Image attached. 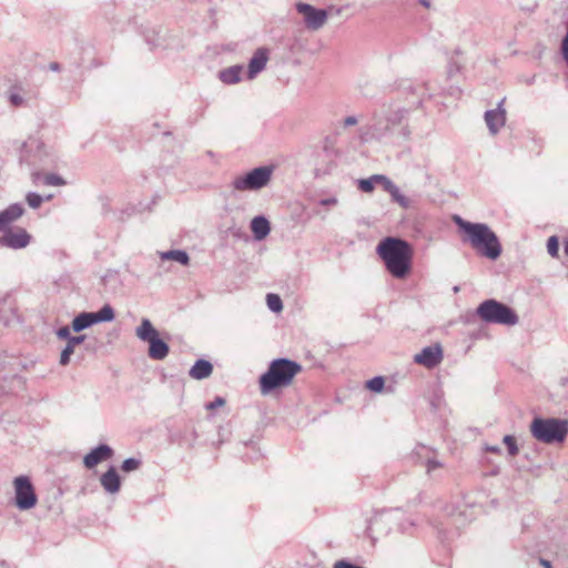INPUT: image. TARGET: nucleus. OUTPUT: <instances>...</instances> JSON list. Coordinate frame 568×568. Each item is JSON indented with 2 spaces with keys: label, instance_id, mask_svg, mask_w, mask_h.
Segmentation results:
<instances>
[{
  "label": "nucleus",
  "instance_id": "obj_1",
  "mask_svg": "<svg viewBox=\"0 0 568 568\" xmlns=\"http://www.w3.org/2000/svg\"><path fill=\"white\" fill-rule=\"evenodd\" d=\"M422 104V99L412 102L409 108L403 106L397 102L383 104L374 111L371 120L358 130L359 138L364 142H397L406 141L410 138L412 131L408 124V114L412 109Z\"/></svg>",
  "mask_w": 568,
  "mask_h": 568
},
{
  "label": "nucleus",
  "instance_id": "obj_2",
  "mask_svg": "<svg viewBox=\"0 0 568 568\" xmlns=\"http://www.w3.org/2000/svg\"><path fill=\"white\" fill-rule=\"evenodd\" d=\"M376 252L394 277L404 278L409 273L413 250L405 240L386 237L379 242Z\"/></svg>",
  "mask_w": 568,
  "mask_h": 568
},
{
  "label": "nucleus",
  "instance_id": "obj_3",
  "mask_svg": "<svg viewBox=\"0 0 568 568\" xmlns=\"http://www.w3.org/2000/svg\"><path fill=\"white\" fill-rule=\"evenodd\" d=\"M454 222L467 235V241L471 247L483 256L490 260H496L500 256V242L487 224L468 222L458 215L454 216Z\"/></svg>",
  "mask_w": 568,
  "mask_h": 568
},
{
  "label": "nucleus",
  "instance_id": "obj_4",
  "mask_svg": "<svg viewBox=\"0 0 568 568\" xmlns=\"http://www.w3.org/2000/svg\"><path fill=\"white\" fill-rule=\"evenodd\" d=\"M302 366L288 358H277L271 362L268 369L260 377L261 393L266 395L272 390L287 386Z\"/></svg>",
  "mask_w": 568,
  "mask_h": 568
},
{
  "label": "nucleus",
  "instance_id": "obj_5",
  "mask_svg": "<svg viewBox=\"0 0 568 568\" xmlns=\"http://www.w3.org/2000/svg\"><path fill=\"white\" fill-rule=\"evenodd\" d=\"M531 436L547 445L561 444L568 435V420L555 417H535L530 424Z\"/></svg>",
  "mask_w": 568,
  "mask_h": 568
},
{
  "label": "nucleus",
  "instance_id": "obj_6",
  "mask_svg": "<svg viewBox=\"0 0 568 568\" xmlns=\"http://www.w3.org/2000/svg\"><path fill=\"white\" fill-rule=\"evenodd\" d=\"M20 162L26 163L30 168L34 169V171L31 173V176L33 182L37 183L41 176L38 169L51 165L53 160L50 151L39 138L29 136L28 140L22 144Z\"/></svg>",
  "mask_w": 568,
  "mask_h": 568
},
{
  "label": "nucleus",
  "instance_id": "obj_7",
  "mask_svg": "<svg viewBox=\"0 0 568 568\" xmlns=\"http://www.w3.org/2000/svg\"><path fill=\"white\" fill-rule=\"evenodd\" d=\"M476 315L488 324L514 326L519 322L518 315L510 306L494 298L483 301L476 308Z\"/></svg>",
  "mask_w": 568,
  "mask_h": 568
},
{
  "label": "nucleus",
  "instance_id": "obj_8",
  "mask_svg": "<svg viewBox=\"0 0 568 568\" xmlns=\"http://www.w3.org/2000/svg\"><path fill=\"white\" fill-rule=\"evenodd\" d=\"M135 335L143 342L149 343L148 355L155 361L164 359L170 352L168 343L159 337V332L148 318H142L135 329Z\"/></svg>",
  "mask_w": 568,
  "mask_h": 568
},
{
  "label": "nucleus",
  "instance_id": "obj_9",
  "mask_svg": "<svg viewBox=\"0 0 568 568\" xmlns=\"http://www.w3.org/2000/svg\"><path fill=\"white\" fill-rule=\"evenodd\" d=\"M271 166H258L244 175L233 180L232 186L236 191H255L266 186L272 178Z\"/></svg>",
  "mask_w": 568,
  "mask_h": 568
},
{
  "label": "nucleus",
  "instance_id": "obj_10",
  "mask_svg": "<svg viewBox=\"0 0 568 568\" xmlns=\"http://www.w3.org/2000/svg\"><path fill=\"white\" fill-rule=\"evenodd\" d=\"M16 506L20 510H28L36 506L37 495L31 480L27 476H19L14 479Z\"/></svg>",
  "mask_w": 568,
  "mask_h": 568
},
{
  "label": "nucleus",
  "instance_id": "obj_11",
  "mask_svg": "<svg viewBox=\"0 0 568 568\" xmlns=\"http://www.w3.org/2000/svg\"><path fill=\"white\" fill-rule=\"evenodd\" d=\"M296 10L304 16L305 24L308 29H321L327 19V12L324 9H316L304 2L296 3Z\"/></svg>",
  "mask_w": 568,
  "mask_h": 568
},
{
  "label": "nucleus",
  "instance_id": "obj_12",
  "mask_svg": "<svg viewBox=\"0 0 568 568\" xmlns=\"http://www.w3.org/2000/svg\"><path fill=\"white\" fill-rule=\"evenodd\" d=\"M31 235L24 229L7 230L0 236V247H8L12 250L24 248L29 245Z\"/></svg>",
  "mask_w": 568,
  "mask_h": 568
},
{
  "label": "nucleus",
  "instance_id": "obj_13",
  "mask_svg": "<svg viewBox=\"0 0 568 568\" xmlns=\"http://www.w3.org/2000/svg\"><path fill=\"white\" fill-rule=\"evenodd\" d=\"M443 359V349L439 344L424 347L414 356V362L426 368L436 367Z\"/></svg>",
  "mask_w": 568,
  "mask_h": 568
},
{
  "label": "nucleus",
  "instance_id": "obj_14",
  "mask_svg": "<svg viewBox=\"0 0 568 568\" xmlns=\"http://www.w3.org/2000/svg\"><path fill=\"white\" fill-rule=\"evenodd\" d=\"M504 101L505 99L497 104L496 109L485 112V122L491 135H496L506 123V111L503 108Z\"/></svg>",
  "mask_w": 568,
  "mask_h": 568
},
{
  "label": "nucleus",
  "instance_id": "obj_15",
  "mask_svg": "<svg viewBox=\"0 0 568 568\" xmlns=\"http://www.w3.org/2000/svg\"><path fill=\"white\" fill-rule=\"evenodd\" d=\"M114 452L106 444H100L88 453L83 458V464L87 468L91 469L101 462L112 458Z\"/></svg>",
  "mask_w": 568,
  "mask_h": 568
},
{
  "label": "nucleus",
  "instance_id": "obj_16",
  "mask_svg": "<svg viewBox=\"0 0 568 568\" xmlns=\"http://www.w3.org/2000/svg\"><path fill=\"white\" fill-rule=\"evenodd\" d=\"M24 213V207L20 203H13L0 211V232L7 231V226L20 219Z\"/></svg>",
  "mask_w": 568,
  "mask_h": 568
},
{
  "label": "nucleus",
  "instance_id": "obj_17",
  "mask_svg": "<svg viewBox=\"0 0 568 568\" xmlns=\"http://www.w3.org/2000/svg\"><path fill=\"white\" fill-rule=\"evenodd\" d=\"M267 60V50L264 48L257 49L248 62L247 78L252 80L262 72L266 67Z\"/></svg>",
  "mask_w": 568,
  "mask_h": 568
},
{
  "label": "nucleus",
  "instance_id": "obj_18",
  "mask_svg": "<svg viewBox=\"0 0 568 568\" xmlns=\"http://www.w3.org/2000/svg\"><path fill=\"white\" fill-rule=\"evenodd\" d=\"M100 483L103 489L109 494H115L121 488L120 476L113 466H111L104 474H102L100 477Z\"/></svg>",
  "mask_w": 568,
  "mask_h": 568
},
{
  "label": "nucleus",
  "instance_id": "obj_19",
  "mask_svg": "<svg viewBox=\"0 0 568 568\" xmlns=\"http://www.w3.org/2000/svg\"><path fill=\"white\" fill-rule=\"evenodd\" d=\"M251 230L256 241L264 240L271 232L268 220L263 215H257L251 221Z\"/></svg>",
  "mask_w": 568,
  "mask_h": 568
},
{
  "label": "nucleus",
  "instance_id": "obj_20",
  "mask_svg": "<svg viewBox=\"0 0 568 568\" xmlns=\"http://www.w3.org/2000/svg\"><path fill=\"white\" fill-rule=\"evenodd\" d=\"M213 373V365L210 361L200 358L189 371V375L196 381L207 378Z\"/></svg>",
  "mask_w": 568,
  "mask_h": 568
},
{
  "label": "nucleus",
  "instance_id": "obj_21",
  "mask_svg": "<svg viewBox=\"0 0 568 568\" xmlns=\"http://www.w3.org/2000/svg\"><path fill=\"white\" fill-rule=\"evenodd\" d=\"M84 339L85 335H73L71 338H69L67 345L60 354L59 363L61 366H67L70 363V357L74 353L75 346L82 344Z\"/></svg>",
  "mask_w": 568,
  "mask_h": 568
},
{
  "label": "nucleus",
  "instance_id": "obj_22",
  "mask_svg": "<svg viewBox=\"0 0 568 568\" xmlns=\"http://www.w3.org/2000/svg\"><path fill=\"white\" fill-rule=\"evenodd\" d=\"M242 72L243 67L240 64H235L221 70L219 73V78L223 83L235 84L241 81Z\"/></svg>",
  "mask_w": 568,
  "mask_h": 568
},
{
  "label": "nucleus",
  "instance_id": "obj_23",
  "mask_svg": "<svg viewBox=\"0 0 568 568\" xmlns=\"http://www.w3.org/2000/svg\"><path fill=\"white\" fill-rule=\"evenodd\" d=\"M94 324L95 323H94L93 314L91 312H82L72 320L71 328L73 332L80 333L83 329L89 328Z\"/></svg>",
  "mask_w": 568,
  "mask_h": 568
},
{
  "label": "nucleus",
  "instance_id": "obj_24",
  "mask_svg": "<svg viewBox=\"0 0 568 568\" xmlns=\"http://www.w3.org/2000/svg\"><path fill=\"white\" fill-rule=\"evenodd\" d=\"M162 260H170L180 263L181 265H187L190 263L189 254L183 250H170L161 253Z\"/></svg>",
  "mask_w": 568,
  "mask_h": 568
},
{
  "label": "nucleus",
  "instance_id": "obj_25",
  "mask_svg": "<svg viewBox=\"0 0 568 568\" xmlns=\"http://www.w3.org/2000/svg\"><path fill=\"white\" fill-rule=\"evenodd\" d=\"M93 314L94 323L111 322L114 320V310L110 304L103 305L98 312H91Z\"/></svg>",
  "mask_w": 568,
  "mask_h": 568
},
{
  "label": "nucleus",
  "instance_id": "obj_26",
  "mask_svg": "<svg viewBox=\"0 0 568 568\" xmlns=\"http://www.w3.org/2000/svg\"><path fill=\"white\" fill-rule=\"evenodd\" d=\"M390 197L405 210L415 207V201L404 195L399 189Z\"/></svg>",
  "mask_w": 568,
  "mask_h": 568
},
{
  "label": "nucleus",
  "instance_id": "obj_27",
  "mask_svg": "<svg viewBox=\"0 0 568 568\" xmlns=\"http://www.w3.org/2000/svg\"><path fill=\"white\" fill-rule=\"evenodd\" d=\"M376 178H378V174H374L368 179L358 180V189L365 193L372 192L375 189V185L378 184V179Z\"/></svg>",
  "mask_w": 568,
  "mask_h": 568
},
{
  "label": "nucleus",
  "instance_id": "obj_28",
  "mask_svg": "<svg viewBox=\"0 0 568 568\" xmlns=\"http://www.w3.org/2000/svg\"><path fill=\"white\" fill-rule=\"evenodd\" d=\"M266 303H267V306L268 308L274 312V313H278L283 310V303H282V300L278 295L276 294H273V293H268L266 295Z\"/></svg>",
  "mask_w": 568,
  "mask_h": 568
},
{
  "label": "nucleus",
  "instance_id": "obj_29",
  "mask_svg": "<svg viewBox=\"0 0 568 568\" xmlns=\"http://www.w3.org/2000/svg\"><path fill=\"white\" fill-rule=\"evenodd\" d=\"M378 184L383 186V189L389 193L392 196L394 192H396L399 187L393 183L390 179H388L386 175L378 174Z\"/></svg>",
  "mask_w": 568,
  "mask_h": 568
},
{
  "label": "nucleus",
  "instance_id": "obj_30",
  "mask_svg": "<svg viewBox=\"0 0 568 568\" xmlns=\"http://www.w3.org/2000/svg\"><path fill=\"white\" fill-rule=\"evenodd\" d=\"M384 385L385 381L382 376H375L366 383V387L374 393H381L384 388Z\"/></svg>",
  "mask_w": 568,
  "mask_h": 568
},
{
  "label": "nucleus",
  "instance_id": "obj_31",
  "mask_svg": "<svg viewBox=\"0 0 568 568\" xmlns=\"http://www.w3.org/2000/svg\"><path fill=\"white\" fill-rule=\"evenodd\" d=\"M503 443L507 446L508 454L510 456H516L519 452L516 439L513 435H505L503 438Z\"/></svg>",
  "mask_w": 568,
  "mask_h": 568
},
{
  "label": "nucleus",
  "instance_id": "obj_32",
  "mask_svg": "<svg viewBox=\"0 0 568 568\" xmlns=\"http://www.w3.org/2000/svg\"><path fill=\"white\" fill-rule=\"evenodd\" d=\"M141 466V460L138 458H126L123 460L121 468L123 471L130 473L136 470Z\"/></svg>",
  "mask_w": 568,
  "mask_h": 568
},
{
  "label": "nucleus",
  "instance_id": "obj_33",
  "mask_svg": "<svg viewBox=\"0 0 568 568\" xmlns=\"http://www.w3.org/2000/svg\"><path fill=\"white\" fill-rule=\"evenodd\" d=\"M547 252L551 257H557L559 252V241L557 236H550L547 241Z\"/></svg>",
  "mask_w": 568,
  "mask_h": 568
},
{
  "label": "nucleus",
  "instance_id": "obj_34",
  "mask_svg": "<svg viewBox=\"0 0 568 568\" xmlns=\"http://www.w3.org/2000/svg\"><path fill=\"white\" fill-rule=\"evenodd\" d=\"M26 200H27L28 205L32 209L40 207V205L43 202V197L40 194L34 193V192L28 193Z\"/></svg>",
  "mask_w": 568,
  "mask_h": 568
},
{
  "label": "nucleus",
  "instance_id": "obj_35",
  "mask_svg": "<svg viewBox=\"0 0 568 568\" xmlns=\"http://www.w3.org/2000/svg\"><path fill=\"white\" fill-rule=\"evenodd\" d=\"M43 182L45 185H51V186H60L65 183L64 180L60 175L52 174V173L45 175Z\"/></svg>",
  "mask_w": 568,
  "mask_h": 568
},
{
  "label": "nucleus",
  "instance_id": "obj_36",
  "mask_svg": "<svg viewBox=\"0 0 568 568\" xmlns=\"http://www.w3.org/2000/svg\"><path fill=\"white\" fill-rule=\"evenodd\" d=\"M55 335L59 339L69 341L73 335H71V327L69 326H61L55 331Z\"/></svg>",
  "mask_w": 568,
  "mask_h": 568
},
{
  "label": "nucleus",
  "instance_id": "obj_37",
  "mask_svg": "<svg viewBox=\"0 0 568 568\" xmlns=\"http://www.w3.org/2000/svg\"><path fill=\"white\" fill-rule=\"evenodd\" d=\"M225 404V399L223 397H215L214 400L207 403L205 405L206 409L211 410V409H215L217 407H221Z\"/></svg>",
  "mask_w": 568,
  "mask_h": 568
},
{
  "label": "nucleus",
  "instance_id": "obj_38",
  "mask_svg": "<svg viewBox=\"0 0 568 568\" xmlns=\"http://www.w3.org/2000/svg\"><path fill=\"white\" fill-rule=\"evenodd\" d=\"M443 467V464L436 459H428L426 462V469L428 474H432L435 469Z\"/></svg>",
  "mask_w": 568,
  "mask_h": 568
},
{
  "label": "nucleus",
  "instance_id": "obj_39",
  "mask_svg": "<svg viewBox=\"0 0 568 568\" xmlns=\"http://www.w3.org/2000/svg\"><path fill=\"white\" fill-rule=\"evenodd\" d=\"M561 53L568 65V36L566 34L561 42Z\"/></svg>",
  "mask_w": 568,
  "mask_h": 568
},
{
  "label": "nucleus",
  "instance_id": "obj_40",
  "mask_svg": "<svg viewBox=\"0 0 568 568\" xmlns=\"http://www.w3.org/2000/svg\"><path fill=\"white\" fill-rule=\"evenodd\" d=\"M11 104L19 106L23 103V98L18 93H11L9 97Z\"/></svg>",
  "mask_w": 568,
  "mask_h": 568
},
{
  "label": "nucleus",
  "instance_id": "obj_41",
  "mask_svg": "<svg viewBox=\"0 0 568 568\" xmlns=\"http://www.w3.org/2000/svg\"><path fill=\"white\" fill-rule=\"evenodd\" d=\"M358 123V119L355 115L346 116L343 121L344 126H353Z\"/></svg>",
  "mask_w": 568,
  "mask_h": 568
},
{
  "label": "nucleus",
  "instance_id": "obj_42",
  "mask_svg": "<svg viewBox=\"0 0 568 568\" xmlns=\"http://www.w3.org/2000/svg\"><path fill=\"white\" fill-rule=\"evenodd\" d=\"M320 204L323 205V206H331V205H335L337 204V199L336 197H326V199H322L320 201Z\"/></svg>",
  "mask_w": 568,
  "mask_h": 568
},
{
  "label": "nucleus",
  "instance_id": "obj_43",
  "mask_svg": "<svg viewBox=\"0 0 568 568\" xmlns=\"http://www.w3.org/2000/svg\"><path fill=\"white\" fill-rule=\"evenodd\" d=\"M486 450L494 454H499L501 452L499 446H487Z\"/></svg>",
  "mask_w": 568,
  "mask_h": 568
},
{
  "label": "nucleus",
  "instance_id": "obj_44",
  "mask_svg": "<svg viewBox=\"0 0 568 568\" xmlns=\"http://www.w3.org/2000/svg\"><path fill=\"white\" fill-rule=\"evenodd\" d=\"M49 69L51 71H59L60 70V64L58 62H52V63H50Z\"/></svg>",
  "mask_w": 568,
  "mask_h": 568
},
{
  "label": "nucleus",
  "instance_id": "obj_45",
  "mask_svg": "<svg viewBox=\"0 0 568 568\" xmlns=\"http://www.w3.org/2000/svg\"><path fill=\"white\" fill-rule=\"evenodd\" d=\"M146 41L149 42V44L151 45V48H158L161 45L160 42L158 41H151L149 38H146Z\"/></svg>",
  "mask_w": 568,
  "mask_h": 568
},
{
  "label": "nucleus",
  "instance_id": "obj_46",
  "mask_svg": "<svg viewBox=\"0 0 568 568\" xmlns=\"http://www.w3.org/2000/svg\"><path fill=\"white\" fill-rule=\"evenodd\" d=\"M535 79H536V75H532V77H530V78L526 79V83H527L528 85H530V84H532V83L535 82Z\"/></svg>",
  "mask_w": 568,
  "mask_h": 568
},
{
  "label": "nucleus",
  "instance_id": "obj_47",
  "mask_svg": "<svg viewBox=\"0 0 568 568\" xmlns=\"http://www.w3.org/2000/svg\"><path fill=\"white\" fill-rule=\"evenodd\" d=\"M564 252L566 255H568V240L564 242Z\"/></svg>",
  "mask_w": 568,
  "mask_h": 568
},
{
  "label": "nucleus",
  "instance_id": "obj_48",
  "mask_svg": "<svg viewBox=\"0 0 568 568\" xmlns=\"http://www.w3.org/2000/svg\"><path fill=\"white\" fill-rule=\"evenodd\" d=\"M541 564L546 567V568H550V562L545 560V559H541Z\"/></svg>",
  "mask_w": 568,
  "mask_h": 568
},
{
  "label": "nucleus",
  "instance_id": "obj_49",
  "mask_svg": "<svg viewBox=\"0 0 568 568\" xmlns=\"http://www.w3.org/2000/svg\"><path fill=\"white\" fill-rule=\"evenodd\" d=\"M422 3L426 7H428V1L427 0H422Z\"/></svg>",
  "mask_w": 568,
  "mask_h": 568
},
{
  "label": "nucleus",
  "instance_id": "obj_50",
  "mask_svg": "<svg viewBox=\"0 0 568 568\" xmlns=\"http://www.w3.org/2000/svg\"><path fill=\"white\" fill-rule=\"evenodd\" d=\"M459 291V287L458 286H455L454 287V292H458Z\"/></svg>",
  "mask_w": 568,
  "mask_h": 568
}]
</instances>
